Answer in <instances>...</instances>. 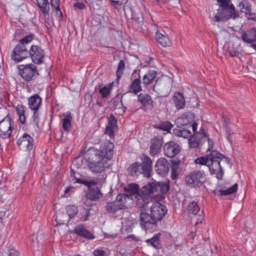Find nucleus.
Wrapping results in <instances>:
<instances>
[{
    "instance_id": "obj_1",
    "label": "nucleus",
    "mask_w": 256,
    "mask_h": 256,
    "mask_svg": "<svg viewBox=\"0 0 256 256\" xmlns=\"http://www.w3.org/2000/svg\"><path fill=\"white\" fill-rule=\"evenodd\" d=\"M114 144L110 140L102 142L99 148H90L86 154V160L88 168L94 172L100 173L109 167L108 162L114 154Z\"/></svg>"
},
{
    "instance_id": "obj_2",
    "label": "nucleus",
    "mask_w": 256,
    "mask_h": 256,
    "mask_svg": "<svg viewBox=\"0 0 256 256\" xmlns=\"http://www.w3.org/2000/svg\"><path fill=\"white\" fill-rule=\"evenodd\" d=\"M222 161L228 164L230 160L217 150H214L205 156L198 158L194 160V162L196 164L208 166L210 174H215L217 179L220 180L224 174V171L220 166V162Z\"/></svg>"
},
{
    "instance_id": "obj_3",
    "label": "nucleus",
    "mask_w": 256,
    "mask_h": 256,
    "mask_svg": "<svg viewBox=\"0 0 256 256\" xmlns=\"http://www.w3.org/2000/svg\"><path fill=\"white\" fill-rule=\"evenodd\" d=\"M132 198L125 194H118L116 200L107 202L106 209L108 212L114 213L119 210L128 208L132 204Z\"/></svg>"
},
{
    "instance_id": "obj_4",
    "label": "nucleus",
    "mask_w": 256,
    "mask_h": 256,
    "mask_svg": "<svg viewBox=\"0 0 256 256\" xmlns=\"http://www.w3.org/2000/svg\"><path fill=\"white\" fill-rule=\"evenodd\" d=\"M173 80L170 76L162 75L157 78L153 86V90L160 96H168L171 91Z\"/></svg>"
},
{
    "instance_id": "obj_5",
    "label": "nucleus",
    "mask_w": 256,
    "mask_h": 256,
    "mask_svg": "<svg viewBox=\"0 0 256 256\" xmlns=\"http://www.w3.org/2000/svg\"><path fill=\"white\" fill-rule=\"evenodd\" d=\"M208 142L207 150H211L213 148L214 141L208 137L204 130L200 128V131L192 136L188 139L190 148H197L202 146L206 140Z\"/></svg>"
},
{
    "instance_id": "obj_6",
    "label": "nucleus",
    "mask_w": 256,
    "mask_h": 256,
    "mask_svg": "<svg viewBox=\"0 0 256 256\" xmlns=\"http://www.w3.org/2000/svg\"><path fill=\"white\" fill-rule=\"evenodd\" d=\"M14 122L8 115L0 121V138H9L12 136L14 128Z\"/></svg>"
},
{
    "instance_id": "obj_7",
    "label": "nucleus",
    "mask_w": 256,
    "mask_h": 256,
    "mask_svg": "<svg viewBox=\"0 0 256 256\" xmlns=\"http://www.w3.org/2000/svg\"><path fill=\"white\" fill-rule=\"evenodd\" d=\"M18 69L19 74L27 82L34 80L38 75L37 67L34 64H22Z\"/></svg>"
},
{
    "instance_id": "obj_8",
    "label": "nucleus",
    "mask_w": 256,
    "mask_h": 256,
    "mask_svg": "<svg viewBox=\"0 0 256 256\" xmlns=\"http://www.w3.org/2000/svg\"><path fill=\"white\" fill-rule=\"evenodd\" d=\"M206 180V175L203 170H194L185 178L186 184L192 187L201 186Z\"/></svg>"
},
{
    "instance_id": "obj_9",
    "label": "nucleus",
    "mask_w": 256,
    "mask_h": 256,
    "mask_svg": "<svg viewBox=\"0 0 256 256\" xmlns=\"http://www.w3.org/2000/svg\"><path fill=\"white\" fill-rule=\"evenodd\" d=\"M238 16V14L235 12L234 5L232 4L228 8L218 10L213 20L215 22H219L220 20L226 21L231 18H235Z\"/></svg>"
},
{
    "instance_id": "obj_10",
    "label": "nucleus",
    "mask_w": 256,
    "mask_h": 256,
    "mask_svg": "<svg viewBox=\"0 0 256 256\" xmlns=\"http://www.w3.org/2000/svg\"><path fill=\"white\" fill-rule=\"evenodd\" d=\"M28 56V50L26 46L18 44L11 54V58L16 62H22Z\"/></svg>"
},
{
    "instance_id": "obj_11",
    "label": "nucleus",
    "mask_w": 256,
    "mask_h": 256,
    "mask_svg": "<svg viewBox=\"0 0 256 256\" xmlns=\"http://www.w3.org/2000/svg\"><path fill=\"white\" fill-rule=\"evenodd\" d=\"M167 210L166 207L159 202H154L150 206L151 214L156 222L162 219L166 215Z\"/></svg>"
},
{
    "instance_id": "obj_12",
    "label": "nucleus",
    "mask_w": 256,
    "mask_h": 256,
    "mask_svg": "<svg viewBox=\"0 0 256 256\" xmlns=\"http://www.w3.org/2000/svg\"><path fill=\"white\" fill-rule=\"evenodd\" d=\"M28 56L34 64H40L43 62L44 52L40 46L37 45H32L28 50Z\"/></svg>"
},
{
    "instance_id": "obj_13",
    "label": "nucleus",
    "mask_w": 256,
    "mask_h": 256,
    "mask_svg": "<svg viewBox=\"0 0 256 256\" xmlns=\"http://www.w3.org/2000/svg\"><path fill=\"white\" fill-rule=\"evenodd\" d=\"M16 144L22 150H30L33 147L34 139L28 134L24 133L18 139Z\"/></svg>"
},
{
    "instance_id": "obj_14",
    "label": "nucleus",
    "mask_w": 256,
    "mask_h": 256,
    "mask_svg": "<svg viewBox=\"0 0 256 256\" xmlns=\"http://www.w3.org/2000/svg\"><path fill=\"white\" fill-rule=\"evenodd\" d=\"M164 152L166 156L172 158L180 153V147L177 143L171 141L164 144Z\"/></svg>"
},
{
    "instance_id": "obj_15",
    "label": "nucleus",
    "mask_w": 256,
    "mask_h": 256,
    "mask_svg": "<svg viewBox=\"0 0 256 256\" xmlns=\"http://www.w3.org/2000/svg\"><path fill=\"white\" fill-rule=\"evenodd\" d=\"M194 114L190 112H185L181 116L176 120L175 123L178 128H182L186 126V128H188L190 123L194 121Z\"/></svg>"
},
{
    "instance_id": "obj_16",
    "label": "nucleus",
    "mask_w": 256,
    "mask_h": 256,
    "mask_svg": "<svg viewBox=\"0 0 256 256\" xmlns=\"http://www.w3.org/2000/svg\"><path fill=\"white\" fill-rule=\"evenodd\" d=\"M170 165L165 158H159L154 168L156 172L160 176H166L169 171Z\"/></svg>"
},
{
    "instance_id": "obj_17",
    "label": "nucleus",
    "mask_w": 256,
    "mask_h": 256,
    "mask_svg": "<svg viewBox=\"0 0 256 256\" xmlns=\"http://www.w3.org/2000/svg\"><path fill=\"white\" fill-rule=\"evenodd\" d=\"M142 162L141 164L142 168L144 170V176L148 178H150L152 171V162L151 159L146 154H143L140 157Z\"/></svg>"
},
{
    "instance_id": "obj_18",
    "label": "nucleus",
    "mask_w": 256,
    "mask_h": 256,
    "mask_svg": "<svg viewBox=\"0 0 256 256\" xmlns=\"http://www.w3.org/2000/svg\"><path fill=\"white\" fill-rule=\"evenodd\" d=\"M138 101L142 104L144 109H151L153 108L152 98L148 94L140 93L138 96Z\"/></svg>"
},
{
    "instance_id": "obj_19",
    "label": "nucleus",
    "mask_w": 256,
    "mask_h": 256,
    "mask_svg": "<svg viewBox=\"0 0 256 256\" xmlns=\"http://www.w3.org/2000/svg\"><path fill=\"white\" fill-rule=\"evenodd\" d=\"M156 182L148 183L144 186L141 189V192L142 195L138 194V200L144 201V197L143 196H146L150 194H153L156 192Z\"/></svg>"
},
{
    "instance_id": "obj_20",
    "label": "nucleus",
    "mask_w": 256,
    "mask_h": 256,
    "mask_svg": "<svg viewBox=\"0 0 256 256\" xmlns=\"http://www.w3.org/2000/svg\"><path fill=\"white\" fill-rule=\"evenodd\" d=\"M28 108L32 111H37L42 105V99L37 94H34L28 98Z\"/></svg>"
},
{
    "instance_id": "obj_21",
    "label": "nucleus",
    "mask_w": 256,
    "mask_h": 256,
    "mask_svg": "<svg viewBox=\"0 0 256 256\" xmlns=\"http://www.w3.org/2000/svg\"><path fill=\"white\" fill-rule=\"evenodd\" d=\"M140 218V224L145 230L148 228L150 224H154L156 223L152 218V216L146 212H141Z\"/></svg>"
},
{
    "instance_id": "obj_22",
    "label": "nucleus",
    "mask_w": 256,
    "mask_h": 256,
    "mask_svg": "<svg viewBox=\"0 0 256 256\" xmlns=\"http://www.w3.org/2000/svg\"><path fill=\"white\" fill-rule=\"evenodd\" d=\"M117 120L113 114L110 115L108 118V122L106 129V134H108L110 137L114 136V130L117 128Z\"/></svg>"
},
{
    "instance_id": "obj_23",
    "label": "nucleus",
    "mask_w": 256,
    "mask_h": 256,
    "mask_svg": "<svg viewBox=\"0 0 256 256\" xmlns=\"http://www.w3.org/2000/svg\"><path fill=\"white\" fill-rule=\"evenodd\" d=\"M156 39L158 42L163 47L170 46L172 41L164 32H160L157 31L156 34Z\"/></svg>"
},
{
    "instance_id": "obj_24",
    "label": "nucleus",
    "mask_w": 256,
    "mask_h": 256,
    "mask_svg": "<svg viewBox=\"0 0 256 256\" xmlns=\"http://www.w3.org/2000/svg\"><path fill=\"white\" fill-rule=\"evenodd\" d=\"M242 40L246 43L252 44L256 41V28H252L250 30L243 32Z\"/></svg>"
},
{
    "instance_id": "obj_25",
    "label": "nucleus",
    "mask_w": 256,
    "mask_h": 256,
    "mask_svg": "<svg viewBox=\"0 0 256 256\" xmlns=\"http://www.w3.org/2000/svg\"><path fill=\"white\" fill-rule=\"evenodd\" d=\"M162 146V140L158 138H153L151 141L150 154L154 156L158 155L161 151Z\"/></svg>"
},
{
    "instance_id": "obj_26",
    "label": "nucleus",
    "mask_w": 256,
    "mask_h": 256,
    "mask_svg": "<svg viewBox=\"0 0 256 256\" xmlns=\"http://www.w3.org/2000/svg\"><path fill=\"white\" fill-rule=\"evenodd\" d=\"M174 104L178 110L182 109L185 106V98L184 95L178 92L174 93L173 96Z\"/></svg>"
},
{
    "instance_id": "obj_27",
    "label": "nucleus",
    "mask_w": 256,
    "mask_h": 256,
    "mask_svg": "<svg viewBox=\"0 0 256 256\" xmlns=\"http://www.w3.org/2000/svg\"><path fill=\"white\" fill-rule=\"evenodd\" d=\"M27 110V108L22 104H18L16 106V113L18 116L20 122L22 124L26 122V112Z\"/></svg>"
},
{
    "instance_id": "obj_28",
    "label": "nucleus",
    "mask_w": 256,
    "mask_h": 256,
    "mask_svg": "<svg viewBox=\"0 0 256 256\" xmlns=\"http://www.w3.org/2000/svg\"><path fill=\"white\" fill-rule=\"evenodd\" d=\"M157 74V72L154 70H149L142 76V84L144 86H148L152 84L154 82Z\"/></svg>"
},
{
    "instance_id": "obj_29",
    "label": "nucleus",
    "mask_w": 256,
    "mask_h": 256,
    "mask_svg": "<svg viewBox=\"0 0 256 256\" xmlns=\"http://www.w3.org/2000/svg\"><path fill=\"white\" fill-rule=\"evenodd\" d=\"M160 236V233L156 234L151 238L146 240V242L148 246H152L156 250H159L162 248Z\"/></svg>"
},
{
    "instance_id": "obj_30",
    "label": "nucleus",
    "mask_w": 256,
    "mask_h": 256,
    "mask_svg": "<svg viewBox=\"0 0 256 256\" xmlns=\"http://www.w3.org/2000/svg\"><path fill=\"white\" fill-rule=\"evenodd\" d=\"M142 90L141 86V80L140 76L138 78L134 80L128 86V92L138 94Z\"/></svg>"
},
{
    "instance_id": "obj_31",
    "label": "nucleus",
    "mask_w": 256,
    "mask_h": 256,
    "mask_svg": "<svg viewBox=\"0 0 256 256\" xmlns=\"http://www.w3.org/2000/svg\"><path fill=\"white\" fill-rule=\"evenodd\" d=\"M74 232L76 234L86 238L93 239L94 236L92 232L88 230L83 225L77 226L74 230Z\"/></svg>"
},
{
    "instance_id": "obj_32",
    "label": "nucleus",
    "mask_w": 256,
    "mask_h": 256,
    "mask_svg": "<svg viewBox=\"0 0 256 256\" xmlns=\"http://www.w3.org/2000/svg\"><path fill=\"white\" fill-rule=\"evenodd\" d=\"M129 170L130 172V174L132 176H138L140 174L144 175V170L140 162H136L132 164L130 166Z\"/></svg>"
},
{
    "instance_id": "obj_33",
    "label": "nucleus",
    "mask_w": 256,
    "mask_h": 256,
    "mask_svg": "<svg viewBox=\"0 0 256 256\" xmlns=\"http://www.w3.org/2000/svg\"><path fill=\"white\" fill-rule=\"evenodd\" d=\"M87 198L92 200H98L102 196V194L98 187L91 188L86 194Z\"/></svg>"
},
{
    "instance_id": "obj_34",
    "label": "nucleus",
    "mask_w": 256,
    "mask_h": 256,
    "mask_svg": "<svg viewBox=\"0 0 256 256\" xmlns=\"http://www.w3.org/2000/svg\"><path fill=\"white\" fill-rule=\"evenodd\" d=\"M238 184H234L233 186L226 190H220L216 191V194L218 196H226L236 192L238 190Z\"/></svg>"
},
{
    "instance_id": "obj_35",
    "label": "nucleus",
    "mask_w": 256,
    "mask_h": 256,
    "mask_svg": "<svg viewBox=\"0 0 256 256\" xmlns=\"http://www.w3.org/2000/svg\"><path fill=\"white\" fill-rule=\"evenodd\" d=\"M37 4L40 8L41 12L45 16L48 14L50 11V7L48 0H36Z\"/></svg>"
},
{
    "instance_id": "obj_36",
    "label": "nucleus",
    "mask_w": 256,
    "mask_h": 256,
    "mask_svg": "<svg viewBox=\"0 0 256 256\" xmlns=\"http://www.w3.org/2000/svg\"><path fill=\"white\" fill-rule=\"evenodd\" d=\"M124 191L126 192V194L132 198V195L136 194L139 192V186L138 184H130L124 188Z\"/></svg>"
},
{
    "instance_id": "obj_37",
    "label": "nucleus",
    "mask_w": 256,
    "mask_h": 256,
    "mask_svg": "<svg viewBox=\"0 0 256 256\" xmlns=\"http://www.w3.org/2000/svg\"><path fill=\"white\" fill-rule=\"evenodd\" d=\"M238 7L240 10V12L246 14H250L252 10V6L250 3L246 0H243L240 2Z\"/></svg>"
},
{
    "instance_id": "obj_38",
    "label": "nucleus",
    "mask_w": 256,
    "mask_h": 256,
    "mask_svg": "<svg viewBox=\"0 0 256 256\" xmlns=\"http://www.w3.org/2000/svg\"><path fill=\"white\" fill-rule=\"evenodd\" d=\"M200 210V208L197 202H190L187 206V210L190 214L196 215Z\"/></svg>"
},
{
    "instance_id": "obj_39",
    "label": "nucleus",
    "mask_w": 256,
    "mask_h": 256,
    "mask_svg": "<svg viewBox=\"0 0 256 256\" xmlns=\"http://www.w3.org/2000/svg\"><path fill=\"white\" fill-rule=\"evenodd\" d=\"M156 192H160L162 194H166L170 189L169 184L166 182H156Z\"/></svg>"
},
{
    "instance_id": "obj_40",
    "label": "nucleus",
    "mask_w": 256,
    "mask_h": 256,
    "mask_svg": "<svg viewBox=\"0 0 256 256\" xmlns=\"http://www.w3.org/2000/svg\"><path fill=\"white\" fill-rule=\"evenodd\" d=\"M60 0H51L50 4L56 12V14L59 17L60 19L62 18V13L60 8Z\"/></svg>"
},
{
    "instance_id": "obj_41",
    "label": "nucleus",
    "mask_w": 256,
    "mask_h": 256,
    "mask_svg": "<svg viewBox=\"0 0 256 256\" xmlns=\"http://www.w3.org/2000/svg\"><path fill=\"white\" fill-rule=\"evenodd\" d=\"M72 117L70 115L68 116L62 120V128L66 132L70 130L72 126Z\"/></svg>"
},
{
    "instance_id": "obj_42",
    "label": "nucleus",
    "mask_w": 256,
    "mask_h": 256,
    "mask_svg": "<svg viewBox=\"0 0 256 256\" xmlns=\"http://www.w3.org/2000/svg\"><path fill=\"white\" fill-rule=\"evenodd\" d=\"M66 213L70 218H73L78 213V207L74 205H69L66 206Z\"/></svg>"
},
{
    "instance_id": "obj_43",
    "label": "nucleus",
    "mask_w": 256,
    "mask_h": 256,
    "mask_svg": "<svg viewBox=\"0 0 256 256\" xmlns=\"http://www.w3.org/2000/svg\"><path fill=\"white\" fill-rule=\"evenodd\" d=\"M32 112L33 114L30 118V124L34 127L38 128L40 122V114L38 110Z\"/></svg>"
},
{
    "instance_id": "obj_44",
    "label": "nucleus",
    "mask_w": 256,
    "mask_h": 256,
    "mask_svg": "<svg viewBox=\"0 0 256 256\" xmlns=\"http://www.w3.org/2000/svg\"><path fill=\"white\" fill-rule=\"evenodd\" d=\"M125 69V64L123 60H120L118 64L116 70L117 79L120 80L122 76Z\"/></svg>"
},
{
    "instance_id": "obj_45",
    "label": "nucleus",
    "mask_w": 256,
    "mask_h": 256,
    "mask_svg": "<svg viewBox=\"0 0 256 256\" xmlns=\"http://www.w3.org/2000/svg\"><path fill=\"white\" fill-rule=\"evenodd\" d=\"M171 178L175 180L179 174V166L177 163L173 164L171 167Z\"/></svg>"
},
{
    "instance_id": "obj_46",
    "label": "nucleus",
    "mask_w": 256,
    "mask_h": 256,
    "mask_svg": "<svg viewBox=\"0 0 256 256\" xmlns=\"http://www.w3.org/2000/svg\"><path fill=\"white\" fill-rule=\"evenodd\" d=\"M172 124L169 122H164L159 124L158 128L162 130L170 132L172 127Z\"/></svg>"
},
{
    "instance_id": "obj_47",
    "label": "nucleus",
    "mask_w": 256,
    "mask_h": 256,
    "mask_svg": "<svg viewBox=\"0 0 256 256\" xmlns=\"http://www.w3.org/2000/svg\"><path fill=\"white\" fill-rule=\"evenodd\" d=\"M34 39V35L33 34H28L24 36V38L20 40L18 43L19 44H21L22 46H26L28 44L29 42H32Z\"/></svg>"
},
{
    "instance_id": "obj_48",
    "label": "nucleus",
    "mask_w": 256,
    "mask_h": 256,
    "mask_svg": "<svg viewBox=\"0 0 256 256\" xmlns=\"http://www.w3.org/2000/svg\"><path fill=\"white\" fill-rule=\"evenodd\" d=\"M110 86H104L100 89L99 92L103 98H106L110 94Z\"/></svg>"
},
{
    "instance_id": "obj_49",
    "label": "nucleus",
    "mask_w": 256,
    "mask_h": 256,
    "mask_svg": "<svg viewBox=\"0 0 256 256\" xmlns=\"http://www.w3.org/2000/svg\"><path fill=\"white\" fill-rule=\"evenodd\" d=\"M181 137L184 138H188L192 136V132L188 128H182Z\"/></svg>"
},
{
    "instance_id": "obj_50",
    "label": "nucleus",
    "mask_w": 256,
    "mask_h": 256,
    "mask_svg": "<svg viewBox=\"0 0 256 256\" xmlns=\"http://www.w3.org/2000/svg\"><path fill=\"white\" fill-rule=\"evenodd\" d=\"M218 3L220 4V6L222 8H226L230 7V0H218Z\"/></svg>"
},
{
    "instance_id": "obj_51",
    "label": "nucleus",
    "mask_w": 256,
    "mask_h": 256,
    "mask_svg": "<svg viewBox=\"0 0 256 256\" xmlns=\"http://www.w3.org/2000/svg\"><path fill=\"white\" fill-rule=\"evenodd\" d=\"M93 254L94 256H104L106 252L103 250L96 249L94 251Z\"/></svg>"
},
{
    "instance_id": "obj_52",
    "label": "nucleus",
    "mask_w": 256,
    "mask_h": 256,
    "mask_svg": "<svg viewBox=\"0 0 256 256\" xmlns=\"http://www.w3.org/2000/svg\"><path fill=\"white\" fill-rule=\"evenodd\" d=\"M112 4L116 9H119L120 6H122V3L119 0H112L110 2Z\"/></svg>"
},
{
    "instance_id": "obj_53",
    "label": "nucleus",
    "mask_w": 256,
    "mask_h": 256,
    "mask_svg": "<svg viewBox=\"0 0 256 256\" xmlns=\"http://www.w3.org/2000/svg\"><path fill=\"white\" fill-rule=\"evenodd\" d=\"M245 16L248 20L256 21V14L250 11V14H246Z\"/></svg>"
},
{
    "instance_id": "obj_54",
    "label": "nucleus",
    "mask_w": 256,
    "mask_h": 256,
    "mask_svg": "<svg viewBox=\"0 0 256 256\" xmlns=\"http://www.w3.org/2000/svg\"><path fill=\"white\" fill-rule=\"evenodd\" d=\"M230 54L232 57L238 56H239V52L237 50L232 49L228 50Z\"/></svg>"
},
{
    "instance_id": "obj_55",
    "label": "nucleus",
    "mask_w": 256,
    "mask_h": 256,
    "mask_svg": "<svg viewBox=\"0 0 256 256\" xmlns=\"http://www.w3.org/2000/svg\"><path fill=\"white\" fill-rule=\"evenodd\" d=\"M188 128L192 129V131L194 132V134L196 133V130L198 128V124L196 122H194L190 124V126L188 127Z\"/></svg>"
},
{
    "instance_id": "obj_56",
    "label": "nucleus",
    "mask_w": 256,
    "mask_h": 256,
    "mask_svg": "<svg viewBox=\"0 0 256 256\" xmlns=\"http://www.w3.org/2000/svg\"><path fill=\"white\" fill-rule=\"evenodd\" d=\"M172 133L173 134L178 137H181L182 136V130L178 129V128H174L172 130Z\"/></svg>"
},
{
    "instance_id": "obj_57",
    "label": "nucleus",
    "mask_w": 256,
    "mask_h": 256,
    "mask_svg": "<svg viewBox=\"0 0 256 256\" xmlns=\"http://www.w3.org/2000/svg\"><path fill=\"white\" fill-rule=\"evenodd\" d=\"M74 6L76 8H78L80 10H82L85 8L86 6L82 2H76L74 4Z\"/></svg>"
},
{
    "instance_id": "obj_58",
    "label": "nucleus",
    "mask_w": 256,
    "mask_h": 256,
    "mask_svg": "<svg viewBox=\"0 0 256 256\" xmlns=\"http://www.w3.org/2000/svg\"><path fill=\"white\" fill-rule=\"evenodd\" d=\"M10 256H19L18 252L14 249L12 248L9 251Z\"/></svg>"
},
{
    "instance_id": "obj_59",
    "label": "nucleus",
    "mask_w": 256,
    "mask_h": 256,
    "mask_svg": "<svg viewBox=\"0 0 256 256\" xmlns=\"http://www.w3.org/2000/svg\"><path fill=\"white\" fill-rule=\"evenodd\" d=\"M226 134H227L228 139L230 142V134H232V132H231V130H228V128H226Z\"/></svg>"
},
{
    "instance_id": "obj_60",
    "label": "nucleus",
    "mask_w": 256,
    "mask_h": 256,
    "mask_svg": "<svg viewBox=\"0 0 256 256\" xmlns=\"http://www.w3.org/2000/svg\"><path fill=\"white\" fill-rule=\"evenodd\" d=\"M127 238H131L132 240L135 241L138 240V238L134 234L130 235Z\"/></svg>"
},
{
    "instance_id": "obj_61",
    "label": "nucleus",
    "mask_w": 256,
    "mask_h": 256,
    "mask_svg": "<svg viewBox=\"0 0 256 256\" xmlns=\"http://www.w3.org/2000/svg\"><path fill=\"white\" fill-rule=\"evenodd\" d=\"M116 234H112V235H110V234H104V236L106 238H115L116 237Z\"/></svg>"
},
{
    "instance_id": "obj_62",
    "label": "nucleus",
    "mask_w": 256,
    "mask_h": 256,
    "mask_svg": "<svg viewBox=\"0 0 256 256\" xmlns=\"http://www.w3.org/2000/svg\"><path fill=\"white\" fill-rule=\"evenodd\" d=\"M154 60V58H150L149 59V60L148 61H146V62H147L148 64H150L151 62L152 61Z\"/></svg>"
},
{
    "instance_id": "obj_63",
    "label": "nucleus",
    "mask_w": 256,
    "mask_h": 256,
    "mask_svg": "<svg viewBox=\"0 0 256 256\" xmlns=\"http://www.w3.org/2000/svg\"><path fill=\"white\" fill-rule=\"evenodd\" d=\"M251 46L256 50V43L255 44H252Z\"/></svg>"
},
{
    "instance_id": "obj_64",
    "label": "nucleus",
    "mask_w": 256,
    "mask_h": 256,
    "mask_svg": "<svg viewBox=\"0 0 256 256\" xmlns=\"http://www.w3.org/2000/svg\"><path fill=\"white\" fill-rule=\"evenodd\" d=\"M70 190V187H67L66 188V190H64L65 193L68 192Z\"/></svg>"
}]
</instances>
